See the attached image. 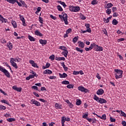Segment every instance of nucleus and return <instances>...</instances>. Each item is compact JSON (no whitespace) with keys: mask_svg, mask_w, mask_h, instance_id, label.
Returning <instances> with one entry per match:
<instances>
[{"mask_svg":"<svg viewBox=\"0 0 126 126\" xmlns=\"http://www.w3.org/2000/svg\"><path fill=\"white\" fill-rule=\"evenodd\" d=\"M4 63V65H5V66H7V67H9L10 71H11V72H12V70L11 69V67H10L9 64H8V63Z\"/></svg>","mask_w":126,"mask_h":126,"instance_id":"32","label":"nucleus"},{"mask_svg":"<svg viewBox=\"0 0 126 126\" xmlns=\"http://www.w3.org/2000/svg\"><path fill=\"white\" fill-rule=\"evenodd\" d=\"M104 93V90L102 89H98L97 91H96V94L97 95H103V94Z\"/></svg>","mask_w":126,"mask_h":126,"instance_id":"11","label":"nucleus"},{"mask_svg":"<svg viewBox=\"0 0 126 126\" xmlns=\"http://www.w3.org/2000/svg\"><path fill=\"white\" fill-rule=\"evenodd\" d=\"M28 39L30 40V41H31V42H35V38H34L33 36L30 35H29L28 36Z\"/></svg>","mask_w":126,"mask_h":126,"instance_id":"19","label":"nucleus"},{"mask_svg":"<svg viewBox=\"0 0 126 126\" xmlns=\"http://www.w3.org/2000/svg\"><path fill=\"white\" fill-rule=\"evenodd\" d=\"M112 12H116V11H117V7H112Z\"/></svg>","mask_w":126,"mask_h":126,"instance_id":"60","label":"nucleus"},{"mask_svg":"<svg viewBox=\"0 0 126 126\" xmlns=\"http://www.w3.org/2000/svg\"><path fill=\"white\" fill-rule=\"evenodd\" d=\"M81 100L77 99L76 100V105H77V106H80V105H81Z\"/></svg>","mask_w":126,"mask_h":126,"instance_id":"31","label":"nucleus"},{"mask_svg":"<svg viewBox=\"0 0 126 126\" xmlns=\"http://www.w3.org/2000/svg\"><path fill=\"white\" fill-rule=\"evenodd\" d=\"M59 74L60 78H66V77H67V75L65 73H63V74L59 73Z\"/></svg>","mask_w":126,"mask_h":126,"instance_id":"13","label":"nucleus"},{"mask_svg":"<svg viewBox=\"0 0 126 126\" xmlns=\"http://www.w3.org/2000/svg\"><path fill=\"white\" fill-rule=\"evenodd\" d=\"M5 76H6L7 77H8L9 78V77H10V73H9V72H8V71H7V70L6 69V70L3 73Z\"/></svg>","mask_w":126,"mask_h":126,"instance_id":"24","label":"nucleus"},{"mask_svg":"<svg viewBox=\"0 0 126 126\" xmlns=\"http://www.w3.org/2000/svg\"><path fill=\"white\" fill-rule=\"evenodd\" d=\"M120 114H121V116H122V117H125V118H126V114L123 111H121V112H120Z\"/></svg>","mask_w":126,"mask_h":126,"instance_id":"46","label":"nucleus"},{"mask_svg":"<svg viewBox=\"0 0 126 126\" xmlns=\"http://www.w3.org/2000/svg\"><path fill=\"white\" fill-rule=\"evenodd\" d=\"M78 38H79V37L77 36L73 38V42L74 43V44H75V43H76V42L78 41Z\"/></svg>","mask_w":126,"mask_h":126,"instance_id":"33","label":"nucleus"},{"mask_svg":"<svg viewBox=\"0 0 126 126\" xmlns=\"http://www.w3.org/2000/svg\"><path fill=\"white\" fill-rule=\"evenodd\" d=\"M7 47L9 48V50H12V48H13V45L12 43L10 42H9L7 43Z\"/></svg>","mask_w":126,"mask_h":126,"instance_id":"15","label":"nucleus"},{"mask_svg":"<svg viewBox=\"0 0 126 126\" xmlns=\"http://www.w3.org/2000/svg\"><path fill=\"white\" fill-rule=\"evenodd\" d=\"M31 104H34L35 106H36V107H39V106H41V103H40V102L34 99H32L31 100Z\"/></svg>","mask_w":126,"mask_h":126,"instance_id":"5","label":"nucleus"},{"mask_svg":"<svg viewBox=\"0 0 126 126\" xmlns=\"http://www.w3.org/2000/svg\"><path fill=\"white\" fill-rule=\"evenodd\" d=\"M11 23L12 25H13L14 28H17V23H16V22H15V21H12L11 22Z\"/></svg>","mask_w":126,"mask_h":126,"instance_id":"25","label":"nucleus"},{"mask_svg":"<svg viewBox=\"0 0 126 126\" xmlns=\"http://www.w3.org/2000/svg\"><path fill=\"white\" fill-rule=\"evenodd\" d=\"M52 71L49 69H46L43 71V74H52Z\"/></svg>","mask_w":126,"mask_h":126,"instance_id":"17","label":"nucleus"},{"mask_svg":"<svg viewBox=\"0 0 126 126\" xmlns=\"http://www.w3.org/2000/svg\"><path fill=\"white\" fill-rule=\"evenodd\" d=\"M74 86V85H72V84H69L66 86L67 88H68V89H71L72 88H73V87Z\"/></svg>","mask_w":126,"mask_h":126,"instance_id":"43","label":"nucleus"},{"mask_svg":"<svg viewBox=\"0 0 126 126\" xmlns=\"http://www.w3.org/2000/svg\"><path fill=\"white\" fill-rule=\"evenodd\" d=\"M98 3V0H93L91 2V4H93V5H95V4H97Z\"/></svg>","mask_w":126,"mask_h":126,"instance_id":"37","label":"nucleus"},{"mask_svg":"<svg viewBox=\"0 0 126 126\" xmlns=\"http://www.w3.org/2000/svg\"><path fill=\"white\" fill-rule=\"evenodd\" d=\"M112 13V10L111 9H107L106 10V13H107V14H111V13Z\"/></svg>","mask_w":126,"mask_h":126,"instance_id":"47","label":"nucleus"},{"mask_svg":"<svg viewBox=\"0 0 126 126\" xmlns=\"http://www.w3.org/2000/svg\"><path fill=\"white\" fill-rule=\"evenodd\" d=\"M39 21L41 24H43V18L41 17H39Z\"/></svg>","mask_w":126,"mask_h":126,"instance_id":"53","label":"nucleus"},{"mask_svg":"<svg viewBox=\"0 0 126 126\" xmlns=\"http://www.w3.org/2000/svg\"><path fill=\"white\" fill-rule=\"evenodd\" d=\"M6 107L2 105H0V110H6Z\"/></svg>","mask_w":126,"mask_h":126,"instance_id":"51","label":"nucleus"},{"mask_svg":"<svg viewBox=\"0 0 126 126\" xmlns=\"http://www.w3.org/2000/svg\"><path fill=\"white\" fill-rule=\"evenodd\" d=\"M73 74H74V75H78V74H79V71H74Z\"/></svg>","mask_w":126,"mask_h":126,"instance_id":"58","label":"nucleus"},{"mask_svg":"<svg viewBox=\"0 0 126 126\" xmlns=\"http://www.w3.org/2000/svg\"><path fill=\"white\" fill-rule=\"evenodd\" d=\"M6 0L9 3H12V4H14L15 2L17 1V0Z\"/></svg>","mask_w":126,"mask_h":126,"instance_id":"26","label":"nucleus"},{"mask_svg":"<svg viewBox=\"0 0 126 126\" xmlns=\"http://www.w3.org/2000/svg\"><path fill=\"white\" fill-rule=\"evenodd\" d=\"M88 115H89V113L87 112L82 116L83 119H86V120H87V119H89L88 117H88Z\"/></svg>","mask_w":126,"mask_h":126,"instance_id":"40","label":"nucleus"},{"mask_svg":"<svg viewBox=\"0 0 126 126\" xmlns=\"http://www.w3.org/2000/svg\"><path fill=\"white\" fill-rule=\"evenodd\" d=\"M97 117H98V118H99V119H101V120H106V114H103L102 117L99 116V115H97Z\"/></svg>","mask_w":126,"mask_h":126,"instance_id":"30","label":"nucleus"},{"mask_svg":"<svg viewBox=\"0 0 126 126\" xmlns=\"http://www.w3.org/2000/svg\"><path fill=\"white\" fill-rule=\"evenodd\" d=\"M50 60L51 61H55V55H52L49 57Z\"/></svg>","mask_w":126,"mask_h":126,"instance_id":"50","label":"nucleus"},{"mask_svg":"<svg viewBox=\"0 0 126 126\" xmlns=\"http://www.w3.org/2000/svg\"><path fill=\"white\" fill-rule=\"evenodd\" d=\"M1 43H2V44H5L6 43V40H5V39L4 38H2L1 39Z\"/></svg>","mask_w":126,"mask_h":126,"instance_id":"54","label":"nucleus"},{"mask_svg":"<svg viewBox=\"0 0 126 126\" xmlns=\"http://www.w3.org/2000/svg\"><path fill=\"white\" fill-rule=\"evenodd\" d=\"M94 99L98 103H100V104H105L107 103V100L104 98H99V97L97 96V95H95L94 96Z\"/></svg>","mask_w":126,"mask_h":126,"instance_id":"3","label":"nucleus"},{"mask_svg":"<svg viewBox=\"0 0 126 126\" xmlns=\"http://www.w3.org/2000/svg\"><path fill=\"white\" fill-rule=\"evenodd\" d=\"M59 3H60V4H62L64 8H65L66 7V4H65V3L64 2H63L61 0L58 1Z\"/></svg>","mask_w":126,"mask_h":126,"instance_id":"29","label":"nucleus"},{"mask_svg":"<svg viewBox=\"0 0 126 126\" xmlns=\"http://www.w3.org/2000/svg\"><path fill=\"white\" fill-rule=\"evenodd\" d=\"M74 6H70L69 7V10L70 11H73V12H74Z\"/></svg>","mask_w":126,"mask_h":126,"instance_id":"56","label":"nucleus"},{"mask_svg":"<svg viewBox=\"0 0 126 126\" xmlns=\"http://www.w3.org/2000/svg\"><path fill=\"white\" fill-rule=\"evenodd\" d=\"M92 44L94 45L93 48L94 47L95 51L97 52V51L98 50V47H97V46H98V45H96L95 43H92Z\"/></svg>","mask_w":126,"mask_h":126,"instance_id":"38","label":"nucleus"},{"mask_svg":"<svg viewBox=\"0 0 126 126\" xmlns=\"http://www.w3.org/2000/svg\"><path fill=\"white\" fill-rule=\"evenodd\" d=\"M87 120L90 123L92 122V124H96L97 122V120H96V119L87 118Z\"/></svg>","mask_w":126,"mask_h":126,"instance_id":"12","label":"nucleus"},{"mask_svg":"<svg viewBox=\"0 0 126 126\" xmlns=\"http://www.w3.org/2000/svg\"><path fill=\"white\" fill-rule=\"evenodd\" d=\"M94 46V44H92V43L90 45V46L89 48L88 47H85V50L87 51L88 52L89 51H91L93 49V46Z\"/></svg>","mask_w":126,"mask_h":126,"instance_id":"14","label":"nucleus"},{"mask_svg":"<svg viewBox=\"0 0 126 126\" xmlns=\"http://www.w3.org/2000/svg\"><path fill=\"white\" fill-rule=\"evenodd\" d=\"M4 117H5V118H9L11 117V115H10V114H6L4 115Z\"/></svg>","mask_w":126,"mask_h":126,"instance_id":"62","label":"nucleus"},{"mask_svg":"<svg viewBox=\"0 0 126 126\" xmlns=\"http://www.w3.org/2000/svg\"><path fill=\"white\" fill-rule=\"evenodd\" d=\"M118 23H119V22L117 21L116 19H113L112 21V24L113 25H117Z\"/></svg>","mask_w":126,"mask_h":126,"instance_id":"36","label":"nucleus"},{"mask_svg":"<svg viewBox=\"0 0 126 126\" xmlns=\"http://www.w3.org/2000/svg\"><path fill=\"white\" fill-rule=\"evenodd\" d=\"M30 63L32 64V66H33V67H36V68H39V66L36 63H35L34 61L33 60H30L29 61Z\"/></svg>","mask_w":126,"mask_h":126,"instance_id":"7","label":"nucleus"},{"mask_svg":"<svg viewBox=\"0 0 126 126\" xmlns=\"http://www.w3.org/2000/svg\"><path fill=\"white\" fill-rule=\"evenodd\" d=\"M59 49L60 50H62L63 51H64V50H65V49H66V47H64V46H61L59 47Z\"/></svg>","mask_w":126,"mask_h":126,"instance_id":"57","label":"nucleus"},{"mask_svg":"<svg viewBox=\"0 0 126 126\" xmlns=\"http://www.w3.org/2000/svg\"><path fill=\"white\" fill-rule=\"evenodd\" d=\"M12 88L14 90H15L16 91H17V92H21V91L22 90V88H18L16 86H13Z\"/></svg>","mask_w":126,"mask_h":126,"instance_id":"9","label":"nucleus"},{"mask_svg":"<svg viewBox=\"0 0 126 126\" xmlns=\"http://www.w3.org/2000/svg\"><path fill=\"white\" fill-rule=\"evenodd\" d=\"M85 26L87 28V31H88L89 33H91L92 31H91V29L90 28V24H85Z\"/></svg>","mask_w":126,"mask_h":126,"instance_id":"10","label":"nucleus"},{"mask_svg":"<svg viewBox=\"0 0 126 126\" xmlns=\"http://www.w3.org/2000/svg\"><path fill=\"white\" fill-rule=\"evenodd\" d=\"M15 119L12 118L7 119V121L9 122V123H12V122H15Z\"/></svg>","mask_w":126,"mask_h":126,"instance_id":"28","label":"nucleus"},{"mask_svg":"<svg viewBox=\"0 0 126 126\" xmlns=\"http://www.w3.org/2000/svg\"><path fill=\"white\" fill-rule=\"evenodd\" d=\"M62 84H64V85H68L69 84V82L68 81H63L62 82Z\"/></svg>","mask_w":126,"mask_h":126,"instance_id":"35","label":"nucleus"},{"mask_svg":"<svg viewBox=\"0 0 126 126\" xmlns=\"http://www.w3.org/2000/svg\"><path fill=\"white\" fill-rule=\"evenodd\" d=\"M4 19V18H3V17L1 15H0V21H1V22H3V19Z\"/></svg>","mask_w":126,"mask_h":126,"instance_id":"61","label":"nucleus"},{"mask_svg":"<svg viewBox=\"0 0 126 126\" xmlns=\"http://www.w3.org/2000/svg\"><path fill=\"white\" fill-rule=\"evenodd\" d=\"M20 20H21V21H23L25 20L24 17L22 15H20Z\"/></svg>","mask_w":126,"mask_h":126,"instance_id":"59","label":"nucleus"},{"mask_svg":"<svg viewBox=\"0 0 126 126\" xmlns=\"http://www.w3.org/2000/svg\"><path fill=\"white\" fill-rule=\"evenodd\" d=\"M97 47V52H103V48L102 46H99V45L96 46Z\"/></svg>","mask_w":126,"mask_h":126,"instance_id":"34","label":"nucleus"},{"mask_svg":"<svg viewBox=\"0 0 126 126\" xmlns=\"http://www.w3.org/2000/svg\"><path fill=\"white\" fill-rule=\"evenodd\" d=\"M50 66H51V64H50L49 63H46L45 66L43 65L42 66V68L43 69H46V68H49V67H50Z\"/></svg>","mask_w":126,"mask_h":126,"instance_id":"27","label":"nucleus"},{"mask_svg":"<svg viewBox=\"0 0 126 126\" xmlns=\"http://www.w3.org/2000/svg\"><path fill=\"white\" fill-rule=\"evenodd\" d=\"M75 49H76V50L77 51V52H80V53H83V50L80 49V48L78 47H76Z\"/></svg>","mask_w":126,"mask_h":126,"instance_id":"49","label":"nucleus"},{"mask_svg":"<svg viewBox=\"0 0 126 126\" xmlns=\"http://www.w3.org/2000/svg\"><path fill=\"white\" fill-rule=\"evenodd\" d=\"M63 15H59V17L60 19L64 22L65 25H68V22L67 21V14L66 13H64V12L62 13Z\"/></svg>","mask_w":126,"mask_h":126,"instance_id":"2","label":"nucleus"},{"mask_svg":"<svg viewBox=\"0 0 126 126\" xmlns=\"http://www.w3.org/2000/svg\"><path fill=\"white\" fill-rule=\"evenodd\" d=\"M35 35L36 36H39V37H42L43 36V34L40 32V31L38 30H36L34 32Z\"/></svg>","mask_w":126,"mask_h":126,"instance_id":"16","label":"nucleus"},{"mask_svg":"<svg viewBox=\"0 0 126 126\" xmlns=\"http://www.w3.org/2000/svg\"><path fill=\"white\" fill-rule=\"evenodd\" d=\"M114 71L116 72L115 73V77L116 79H119V78H122V77H123V73H124L123 70L116 69L114 70Z\"/></svg>","mask_w":126,"mask_h":126,"instance_id":"1","label":"nucleus"},{"mask_svg":"<svg viewBox=\"0 0 126 126\" xmlns=\"http://www.w3.org/2000/svg\"><path fill=\"white\" fill-rule=\"evenodd\" d=\"M57 9L59 10V11H63V10L62 6H61L60 5L57 6Z\"/></svg>","mask_w":126,"mask_h":126,"instance_id":"45","label":"nucleus"},{"mask_svg":"<svg viewBox=\"0 0 126 126\" xmlns=\"http://www.w3.org/2000/svg\"><path fill=\"white\" fill-rule=\"evenodd\" d=\"M65 116H63L62 117V120L61 123L62 124H64V123H65Z\"/></svg>","mask_w":126,"mask_h":126,"instance_id":"39","label":"nucleus"},{"mask_svg":"<svg viewBox=\"0 0 126 126\" xmlns=\"http://www.w3.org/2000/svg\"><path fill=\"white\" fill-rule=\"evenodd\" d=\"M59 61H65V58L64 57H59Z\"/></svg>","mask_w":126,"mask_h":126,"instance_id":"63","label":"nucleus"},{"mask_svg":"<svg viewBox=\"0 0 126 126\" xmlns=\"http://www.w3.org/2000/svg\"><path fill=\"white\" fill-rule=\"evenodd\" d=\"M72 31L71 29H68L66 31V34H69Z\"/></svg>","mask_w":126,"mask_h":126,"instance_id":"55","label":"nucleus"},{"mask_svg":"<svg viewBox=\"0 0 126 126\" xmlns=\"http://www.w3.org/2000/svg\"><path fill=\"white\" fill-rule=\"evenodd\" d=\"M55 108L57 110H62V109H63V106L60 103H56L55 104Z\"/></svg>","mask_w":126,"mask_h":126,"instance_id":"8","label":"nucleus"},{"mask_svg":"<svg viewBox=\"0 0 126 126\" xmlns=\"http://www.w3.org/2000/svg\"><path fill=\"white\" fill-rule=\"evenodd\" d=\"M103 21L105 22V23H109V22H110V20L107 18V19H106V18H103Z\"/></svg>","mask_w":126,"mask_h":126,"instance_id":"48","label":"nucleus"},{"mask_svg":"<svg viewBox=\"0 0 126 126\" xmlns=\"http://www.w3.org/2000/svg\"><path fill=\"white\" fill-rule=\"evenodd\" d=\"M78 90L81 92H84L85 93H87L88 92V89L84 88L83 86H79L78 87Z\"/></svg>","mask_w":126,"mask_h":126,"instance_id":"6","label":"nucleus"},{"mask_svg":"<svg viewBox=\"0 0 126 126\" xmlns=\"http://www.w3.org/2000/svg\"><path fill=\"white\" fill-rule=\"evenodd\" d=\"M80 10V6H74V12H78Z\"/></svg>","mask_w":126,"mask_h":126,"instance_id":"22","label":"nucleus"},{"mask_svg":"<svg viewBox=\"0 0 126 126\" xmlns=\"http://www.w3.org/2000/svg\"><path fill=\"white\" fill-rule=\"evenodd\" d=\"M78 43L79 44V47H80V48H82V49H83V48H84L85 46V44H84L83 43V42L82 41H79L78 42Z\"/></svg>","mask_w":126,"mask_h":126,"instance_id":"18","label":"nucleus"},{"mask_svg":"<svg viewBox=\"0 0 126 126\" xmlns=\"http://www.w3.org/2000/svg\"><path fill=\"white\" fill-rule=\"evenodd\" d=\"M1 103H4V104H6L7 105H9V102L5 99H3L1 100Z\"/></svg>","mask_w":126,"mask_h":126,"instance_id":"42","label":"nucleus"},{"mask_svg":"<svg viewBox=\"0 0 126 126\" xmlns=\"http://www.w3.org/2000/svg\"><path fill=\"white\" fill-rule=\"evenodd\" d=\"M16 62V58H11L10 59V63L12 66H13L15 68L17 69L18 68V66H17V64L15 63Z\"/></svg>","mask_w":126,"mask_h":126,"instance_id":"4","label":"nucleus"},{"mask_svg":"<svg viewBox=\"0 0 126 126\" xmlns=\"http://www.w3.org/2000/svg\"><path fill=\"white\" fill-rule=\"evenodd\" d=\"M122 125L123 126H126V122L125 121H123L122 122Z\"/></svg>","mask_w":126,"mask_h":126,"instance_id":"64","label":"nucleus"},{"mask_svg":"<svg viewBox=\"0 0 126 126\" xmlns=\"http://www.w3.org/2000/svg\"><path fill=\"white\" fill-rule=\"evenodd\" d=\"M114 5L112 3H108L107 5H105L104 7L105 8H111Z\"/></svg>","mask_w":126,"mask_h":126,"instance_id":"21","label":"nucleus"},{"mask_svg":"<svg viewBox=\"0 0 126 126\" xmlns=\"http://www.w3.org/2000/svg\"><path fill=\"white\" fill-rule=\"evenodd\" d=\"M102 32H103V34H105L106 35V36H108V32H107V30H106V29H103L102 30Z\"/></svg>","mask_w":126,"mask_h":126,"instance_id":"52","label":"nucleus"},{"mask_svg":"<svg viewBox=\"0 0 126 126\" xmlns=\"http://www.w3.org/2000/svg\"><path fill=\"white\" fill-rule=\"evenodd\" d=\"M62 55H63L65 58H67V55H68V51H67L66 49L64 50V52H62Z\"/></svg>","mask_w":126,"mask_h":126,"instance_id":"20","label":"nucleus"},{"mask_svg":"<svg viewBox=\"0 0 126 126\" xmlns=\"http://www.w3.org/2000/svg\"><path fill=\"white\" fill-rule=\"evenodd\" d=\"M41 9H42L41 7H38L37 8L36 11H35V14H37V15H38V13H39V11H41Z\"/></svg>","mask_w":126,"mask_h":126,"instance_id":"41","label":"nucleus"},{"mask_svg":"<svg viewBox=\"0 0 126 126\" xmlns=\"http://www.w3.org/2000/svg\"><path fill=\"white\" fill-rule=\"evenodd\" d=\"M39 43L41 44V45H46L47 41L46 40L40 39Z\"/></svg>","mask_w":126,"mask_h":126,"instance_id":"23","label":"nucleus"},{"mask_svg":"<svg viewBox=\"0 0 126 126\" xmlns=\"http://www.w3.org/2000/svg\"><path fill=\"white\" fill-rule=\"evenodd\" d=\"M6 70V69L5 68H4V67L0 66V71H1L2 72H3V73H4V72H5Z\"/></svg>","mask_w":126,"mask_h":126,"instance_id":"44","label":"nucleus"}]
</instances>
